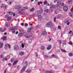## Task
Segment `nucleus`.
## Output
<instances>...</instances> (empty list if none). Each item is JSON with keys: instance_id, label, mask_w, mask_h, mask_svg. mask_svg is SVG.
Returning <instances> with one entry per match:
<instances>
[{"instance_id": "nucleus-1", "label": "nucleus", "mask_w": 73, "mask_h": 73, "mask_svg": "<svg viewBox=\"0 0 73 73\" xmlns=\"http://www.w3.org/2000/svg\"><path fill=\"white\" fill-rule=\"evenodd\" d=\"M46 27H50V28H53V26H52V23L50 22H48L46 24Z\"/></svg>"}, {"instance_id": "nucleus-2", "label": "nucleus", "mask_w": 73, "mask_h": 73, "mask_svg": "<svg viewBox=\"0 0 73 73\" xmlns=\"http://www.w3.org/2000/svg\"><path fill=\"white\" fill-rule=\"evenodd\" d=\"M14 49L15 50L17 51L19 50V46L17 45H16L14 47Z\"/></svg>"}, {"instance_id": "nucleus-3", "label": "nucleus", "mask_w": 73, "mask_h": 73, "mask_svg": "<svg viewBox=\"0 0 73 73\" xmlns=\"http://www.w3.org/2000/svg\"><path fill=\"white\" fill-rule=\"evenodd\" d=\"M10 29L11 30H12V31H13V33H15V31H14V30H16L17 29V28L16 27H11V28H10Z\"/></svg>"}, {"instance_id": "nucleus-4", "label": "nucleus", "mask_w": 73, "mask_h": 73, "mask_svg": "<svg viewBox=\"0 0 73 73\" xmlns=\"http://www.w3.org/2000/svg\"><path fill=\"white\" fill-rule=\"evenodd\" d=\"M24 67L23 68H22L21 71V72L20 73H23V72H24L26 68H27V66H24Z\"/></svg>"}, {"instance_id": "nucleus-5", "label": "nucleus", "mask_w": 73, "mask_h": 73, "mask_svg": "<svg viewBox=\"0 0 73 73\" xmlns=\"http://www.w3.org/2000/svg\"><path fill=\"white\" fill-rule=\"evenodd\" d=\"M63 9L65 12L67 11L68 9V8L67 7V6H64L63 7Z\"/></svg>"}, {"instance_id": "nucleus-6", "label": "nucleus", "mask_w": 73, "mask_h": 73, "mask_svg": "<svg viewBox=\"0 0 73 73\" xmlns=\"http://www.w3.org/2000/svg\"><path fill=\"white\" fill-rule=\"evenodd\" d=\"M37 13L40 14V13H42V10H38L37 11Z\"/></svg>"}, {"instance_id": "nucleus-7", "label": "nucleus", "mask_w": 73, "mask_h": 73, "mask_svg": "<svg viewBox=\"0 0 73 73\" xmlns=\"http://www.w3.org/2000/svg\"><path fill=\"white\" fill-rule=\"evenodd\" d=\"M52 48V46L51 45H50L48 46L47 48V50H50Z\"/></svg>"}, {"instance_id": "nucleus-8", "label": "nucleus", "mask_w": 73, "mask_h": 73, "mask_svg": "<svg viewBox=\"0 0 73 73\" xmlns=\"http://www.w3.org/2000/svg\"><path fill=\"white\" fill-rule=\"evenodd\" d=\"M18 61H19V60H16L14 61L13 63V65H16V64H17Z\"/></svg>"}, {"instance_id": "nucleus-9", "label": "nucleus", "mask_w": 73, "mask_h": 73, "mask_svg": "<svg viewBox=\"0 0 73 73\" xmlns=\"http://www.w3.org/2000/svg\"><path fill=\"white\" fill-rule=\"evenodd\" d=\"M15 8L16 9H20L21 8V6L19 5H17L15 6Z\"/></svg>"}, {"instance_id": "nucleus-10", "label": "nucleus", "mask_w": 73, "mask_h": 73, "mask_svg": "<svg viewBox=\"0 0 73 73\" xmlns=\"http://www.w3.org/2000/svg\"><path fill=\"white\" fill-rule=\"evenodd\" d=\"M41 19H42V16L40 15H39L38 16V21H40Z\"/></svg>"}, {"instance_id": "nucleus-11", "label": "nucleus", "mask_w": 73, "mask_h": 73, "mask_svg": "<svg viewBox=\"0 0 73 73\" xmlns=\"http://www.w3.org/2000/svg\"><path fill=\"white\" fill-rule=\"evenodd\" d=\"M46 34H47V33L45 31H43L42 33V35H46Z\"/></svg>"}, {"instance_id": "nucleus-12", "label": "nucleus", "mask_w": 73, "mask_h": 73, "mask_svg": "<svg viewBox=\"0 0 73 73\" xmlns=\"http://www.w3.org/2000/svg\"><path fill=\"white\" fill-rule=\"evenodd\" d=\"M24 52H21L19 53V54L20 56H23L24 54Z\"/></svg>"}, {"instance_id": "nucleus-13", "label": "nucleus", "mask_w": 73, "mask_h": 73, "mask_svg": "<svg viewBox=\"0 0 73 73\" xmlns=\"http://www.w3.org/2000/svg\"><path fill=\"white\" fill-rule=\"evenodd\" d=\"M25 9H26V7H22L20 11H23L25 10Z\"/></svg>"}, {"instance_id": "nucleus-14", "label": "nucleus", "mask_w": 73, "mask_h": 73, "mask_svg": "<svg viewBox=\"0 0 73 73\" xmlns=\"http://www.w3.org/2000/svg\"><path fill=\"white\" fill-rule=\"evenodd\" d=\"M2 5L3 7H4V8H7V6L5 4H2Z\"/></svg>"}, {"instance_id": "nucleus-15", "label": "nucleus", "mask_w": 73, "mask_h": 73, "mask_svg": "<svg viewBox=\"0 0 73 73\" xmlns=\"http://www.w3.org/2000/svg\"><path fill=\"white\" fill-rule=\"evenodd\" d=\"M5 46H8L9 48L11 49V45H10L9 44H7L5 45Z\"/></svg>"}, {"instance_id": "nucleus-16", "label": "nucleus", "mask_w": 73, "mask_h": 73, "mask_svg": "<svg viewBox=\"0 0 73 73\" xmlns=\"http://www.w3.org/2000/svg\"><path fill=\"white\" fill-rule=\"evenodd\" d=\"M58 5L59 6L61 5V0L58 1Z\"/></svg>"}, {"instance_id": "nucleus-17", "label": "nucleus", "mask_w": 73, "mask_h": 73, "mask_svg": "<svg viewBox=\"0 0 73 73\" xmlns=\"http://www.w3.org/2000/svg\"><path fill=\"white\" fill-rule=\"evenodd\" d=\"M66 41L65 40H63V43L62 44L63 47H64V45H66Z\"/></svg>"}, {"instance_id": "nucleus-18", "label": "nucleus", "mask_w": 73, "mask_h": 73, "mask_svg": "<svg viewBox=\"0 0 73 73\" xmlns=\"http://www.w3.org/2000/svg\"><path fill=\"white\" fill-rule=\"evenodd\" d=\"M25 66H26L27 67V66H28V62L27 61H26L25 63Z\"/></svg>"}, {"instance_id": "nucleus-19", "label": "nucleus", "mask_w": 73, "mask_h": 73, "mask_svg": "<svg viewBox=\"0 0 73 73\" xmlns=\"http://www.w3.org/2000/svg\"><path fill=\"white\" fill-rule=\"evenodd\" d=\"M23 36V33H19L18 35V36L21 37Z\"/></svg>"}, {"instance_id": "nucleus-20", "label": "nucleus", "mask_w": 73, "mask_h": 73, "mask_svg": "<svg viewBox=\"0 0 73 73\" xmlns=\"http://www.w3.org/2000/svg\"><path fill=\"white\" fill-rule=\"evenodd\" d=\"M2 38L3 41H4V40H6V39L7 38V36H3Z\"/></svg>"}, {"instance_id": "nucleus-21", "label": "nucleus", "mask_w": 73, "mask_h": 73, "mask_svg": "<svg viewBox=\"0 0 73 73\" xmlns=\"http://www.w3.org/2000/svg\"><path fill=\"white\" fill-rule=\"evenodd\" d=\"M31 31H32V30L31 29V28H29L27 29V31L28 32H31Z\"/></svg>"}, {"instance_id": "nucleus-22", "label": "nucleus", "mask_w": 73, "mask_h": 73, "mask_svg": "<svg viewBox=\"0 0 73 73\" xmlns=\"http://www.w3.org/2000/svg\"><path fill=\"white\" fill-rule=\"evenodd\" d=\"M3 43L0 42V48H1L3 47Z\"/></svg>"}, {"instance_id": "nucleus-23", "label": "nucleus", "mask_w": 73, "mask_h": 73, "mask_svg": "<svg viewBox=\"0 0 73 73\" xmlns=\"http://www.w3.org/2000/svg\"><path fill=\"white\" fill-rule=\"evenodd\" d=\"M58 42L60 45H61V40H58Z\"/></svg>"}, {"instance_id": "nucleus-24", "label": "nucleus", "mask_w": 73, "mask_h": 73, "mask_svg": "<svg viewBox=\"0 0 73 73\" xmlns=\"http://www.w3.org/2000/svg\"><path fill=\"white\" fill-rule=\"evenodd\" d=\"M51 56L53 57H57V58H58V57L57 56L55 55L54 54H53Z\"/></svg>"}, {"instance_id": "nucleus-25", "label": "nucleus", "mask_w": 73, "mask_h": 73, "mask_svg": "<svg viewBox=\"0 0 73 73\" xmlns=\"http://www.w3.org/2000/svg\"><path fill=\"white\" fill-rule=\"evenodd\" d=\"M40 4H42V2L40 1V2H38V5H40Z\"/></svg>"}, {"instance_id": "nucleus-26", "label": "nucleus", "mask_w": 73, "mask_h": 73, "mask_svg": "<svg viewBox=\"0 0 73 73\" xmlns=\"http://www.w3.org/2000/svg\"><path fill=\"white\" fill-rule=\"evenodd\" d=\"M9 13V15H13V12L12 11H10V12H8Z\"/></svg>"}, {"instance_id": "nucleus-27", "label": "nucleus", "mask_w": 73, "mask_h": 73, "mask_svg": "<svg viewBox=\"0 0 73 73\" xmlns=\"http://www.w3.org/2000/svg\"><path fill=\"white\" fill-rule=\"evenodd\" d=\"M69 55L70 57H72V56H73V53H70L69 54Z\"/></svg>"}, {"instance_id": "nucleus-28", "label": "nucleus", "mask_w": 73, "mask_h": 73, "mask_svg": "<svg viewBox=\"0 0 73 73\" xmlns=\"http://www.w3.org/2000/svg\"><path fill=\"white\" fill-rule=\"evenodd\" d=\"M26 72L27 73H30V72H32V70H27L26 71Z\"/></svg>"}, {"instance_id": "nucleus-29", "label": "nucleus", "mask_w": 73, "mask_h": 73, "mask_svg": "<svg viewBox=\"0 0 73 73\" xmlns=\"http://www.w3.org/2000/svg\"><path fill=\"white\" fill-rule=\"evenodd\" d=\"M8 58H3V61H7Z\"/></svg>"}, {"instance_id": "nucleus-30", "label": "nucleus", "mask_w": 73, "mask_h": 73, "mask_svg": "<svg viewBox=\"0 0 73 73\" xmlns=\"http://www.w3.org/2000/svg\"><path fill=\"white\" fill-rule=\"evenodd\" d=\"M34 10H35V8H33L32 9L30 10V11L31 12H33V11H34Z\"/></svg>"}, {"instance_id": "nucleus-31", "label": "nucleus", "mask_w": 73, "mask_h": 73, "mask_svg": "<svg viewBox=\"0 0 73 73\" xmlns=\"http://www.w3.org/2000/svg\"><path fill=\"white\" fill-rule=\"evenodd\" d=\"M11 20V17L7 18V21H9L10 20Z\"/></svg>"}, {"instance_id": "nucleus-32", "label": "nucleus", "mask_w": 73, "mask_h": 73, "mask_svg": "<svg viewBox=\"0 0 73 73\" xmlns=\"http://www.w3.org/2000/svg\"><path fill=\"white\" fill-rule=\"evenodd\" d=\"M29 17H30V18H33V15H29Z\"/></svg>"}, {"instance_id": "nucleus-33", "label": "nucleus", "mask_w": 73, "mask_h": 73, "mask_svg": "<svg viewBox=\"0 0 73 73\" xmlns=\"http://www.w3.org/2000/svg\"><path fill=\"white\" fill-rule=\"evenodd\" d=\"M20 32L21 33H24V30L23 29H21L20 30Z\"/></svg>"}, {"instance_id": "nucleus-34", "label": "nucleus", "mask_w": 73, "mask_h": 73, "mask_svg": "<svg viewBox=\"0 0 73 73\" xmlns=\"http://www.w3.org/2000/svg\"><path fill=\"white\" fill-rule=\"evenodd\" d=\"M9 25H10L9 23H6V27H9Z\"/></svg>"}, {"instance_id": "nucleus-35", "label": "nucleus", "mask_w": 73, "mask_h": 73, "mask_svg": "<svg viewBox=\"0 0 73 73\" xmlns=\"http://www.w3.org/2000/svg\"><path fill=\"white\" fill-rule=\"evenodd\" d=\"M70 11L72 13H73V7L71 8Z\"/></svg>"}, {"instance_id": "nucleus-36", "label": "nucleus", "mask_w": 73, "mask_h": 73, "mask_svg": "<svg viewBox=\"0 0 73 73\" xmlns=\"http://www.w3.org/2000/svg\"><path fill=\"white\" fill-rule=\"evenodd\" d=\"M47 73H53L52 71H49L47 72Z\"/></svg>"}, {"instance_id": "nucleus-37", "label": "nucleus", "mask_w": 73, "mask_h": 73, "mask_svg": "<svg viewBox=\"0 0 73 73\" xmlns=\"http://www.w3.org/2000/svg\"><path fill=\"white\" fill-rule=\"evenodd\" d=\"M61 51L63 52H66V50L63 49H61Z\"/></svg>"}, {"instance_id": "nucleus-38", "label": "nucleus", "mask_w": 73, "mask_h": 73, "mask_svg": "<svg viewBox=\"0 0 73 73\" xmlns=\"http://www.w3.org/2000/svg\"><path fill=\"white\" fill-rule=\"evenodd\" d=\"M5 16L7 18H8L9 17V16L8 15H6Z\"/></svg>"}, {"instance_id": "nucleus-39", "label": "nucleus", "mask_w": 73, "mask_h": 73, "mask_svg": "<svg viewBox=\"0 0 73 73\" xmlns=\"http://www.w3.org/2000/svg\"><path fill=\"white\" fill-rule=\"evenodd\" d=\"M69 15H70V17H72V18H73V15H72V13H70Z\"/></svg>"}, {"instance_id": "nucleus-40", "label": "nucleus", "mask_w": 73, "mask_h": 73, "mask_svg": "<svg viewBox=\"0 0 73 73\" xmlns=\"http://www.w3.org/2000/svg\"><path fill=\"white\" fill-rule=\"evenodd\" d=\"M44 12H46V13H47V12H48V9H45L44 10Z\"/></svg>"}, {"instance_id": "nucleus-41", "label": "nucleus", "mask_w": 73, "mask_h": 73, "mask_svg": "<svg viewBox=\"0 0 73 73\" xmlns=\"http://www.w3.org/2000/svg\"><path fill=\"white\" fill-rule=\"evenodd\" d=\"M65 23H68V22H69V20H66L64 21Z\"/></svg>"}, {"instance_id": "nucleus-42", "label": "nucleus", "mask_w": 73, "mask_h": 73, "mask_svg": "<svg viewBox=\"0 0 73 73\" xmlns=\"http://www.w3.org/2000/svg\"><path fill=\"white\" fill-rule=\"evenodd\" d=\"M44 57H45L46 58H48V57H49V56H48V55H44Z\"/></svg>"}, {"instance_id": "nucleus-43", "label": "nucleus", "mask_w": 73, "mask_h": 73, "mask_svg": "<svg viewBox=\"0 0 73 73\" xmlns=\"http://www.w3.org/2000/svg\"><path fill=\"white\" fill-rule=\"evenodd\" d=\"M56 6H54V5H51V8H55V7Z\"/></svg>"}, {"instance_id": "nucleus-44", "label": "nucleus", "mask_w": 73, "mask_h": 73, "mask_svg": "<svg viewBox=\"0 0 73 73\" xmlns=\"http://www.w3.org/2000/svg\"><path fill=\"white\" fill-rule=\"evenodd\" d=\"M36 28H40V25H37L36 26Z\"/></svg>"}, {"instance_id": "nucleus-45", "label": "nucleus", "mask_w": 73, "mask_h": 73, "mask_svg": "<svg viewBox=\"0 0 73 73\" xmlns=\"http://www.w3.org/2000/svg\"><path fill=\"white\" fill-rule=\"evenodd\" d=\"M14 60V58H12V59H11V62H13V60Z\"/></svg>"}, {"instance_id": "nucleus-46", "label": "nucleus", "mask_w": 73, "mask_h": 73, "mask_svg": "<svg viewBox=\"0 0 73 73\" xmlns=\"http://www.w3.org/2000/svg\"><path fill=\"white\" fill-rule=\"evenodd\" d=\"M21 46L23 48H24V44H22Z\"/></svg>"}, {"instance_id": "nucleus-47", "label": "nucleus", "mask_w": 73, "mask_h": 73, "mask_svg": "<svg viewBox=\"0 0 73 73\" xmlns=\"http://www.w3.org/2000/svg\"><path fill=\"white\" fill-rule=\"evenodd\" d=\"M45 48V46H42V50H44Z\"/></svg>"}, {"instance_id": "nucleus-48", "label": "nucleus", "mask_w": 73, "mask_h": 73, "mask_svg": "<svg viewBox=\"0 0 73 73\" xmlns=\"http://www.w3.org/2000/svg\"><path fill=\"white\" fill-rule=\"evenodd\" d=\"M48 3L47 2V1H45L44 2V5H46V3Z\"/></svg>"}, {"instance_id": "nucleus-49", "label": "nucleus", "mask_w": 73, "mask_h": 73, "mask_svg": "<svg viewBox=\"0 0 73 73\" xmlns=\"http://www.w3.org/2000/svg\"><path fill=\"white\" fill-rule=\"evenodd\" d=\"M37 0H35V2H34V3L35 4H37Z\"/></svg>"}, {"instance_id": "nucleus-50", "label": "nucleus", "mask_w": 73, "mask_h": 73, "mask_svg": "<svg viewBox=\"0 0 73 73\" xmlns=\"http://www.w3.org/2000/svg\"><path fill=\"white\" fill-rule=\"evenodd\" d=\"M25 27H28V24L27 23H26L25 24Z\"/></svg>"}, {"instance_id": "nucleus-51", "label": "nucleus", "mask_w": 73, "mask_h": 73, "mask_svg": "<svg viewBox=\"0 0 73 73\" xmlns=\"http://www.w3.org/2000/svg\"><path fill=\"white\" fill-rule=\"evenodd\" d=\"M69 44H70V45H72L73 44L72 42H69Z\"/></svg>"}, {"instance_id": "nucleus-52", "label": "nucleus", "mask_w": 73, "mask_h": 73, "mask_svg": "<svg viewBox=\"0 0 73 73\" xmlns=\"http://www.w3.org/2000/svg\"><path fill=\"white\" fill-rule=\"evenodd\" d=\"M19 13H21V15H22V14H23V13L21 12V11H19Z\"/></svg>"}, {"instance_id": "nucleus-53", "label": "nucleus", "mask_w": 73, "mask_h": 73, "mask_svg": "<svg viewBox=\"0 0 73 73\" xmlns=\"http://www.w3.org/2000/svg\"><path fill=\"white\" fill-rule=\"evenodd\" d=\"M56 17H55L54 19V22L55 21H56Z\"/></svg>"}, {"instance_id": "nucleus-54", "label": "nucleus", "mask_w": 73, "mask_h": 73, "mask_svg": "<svg viewBox=\"0 0 73 73\" xmlns=\"http://www.w3.org/2000/svg\"><path fill=\"white\" fill-rule=\"evenodd\" d=\"M30 29L32 30V29H33V27H31V28H30Z\"/></svg>"}, {"instance_id": "nucleus-55", "label": "nucleus", "mask_w": 73, "mask_h": 73, "mask_svg": "<svg viewBox=\"0 0 73 73\" xmlns=\"http://www.w3.org/2000/svg\"><path fill=\"white\" fill-rule=\"evenodd\" d=\"M25 37L26 38H29V36H25Z\"/></svg>"}, {"instance_id": "nucleus-56", "label": "nucleus", "mask_w": 73, "mask_h": 73, "mask_svg": "<svg viewBox=\"0 0 73 73\" xmlns=\"http://www.w3.org/2000/svg\"><path fill=\"white\" fill-rule=\"evenodd\" d=\"M69 24H70V22H68L67 23V25H69Z\"/></svg>"}, {"instance_id": "nucleus-57", "label": "nucleus", "mask_w": 73, "mask_h": 73, "mask_svg": "<svg viewBox=\"0 0 73 73\" xmlns=\"http://www.w3.org/2000/svg\"><path fill=\"white\" fill-rule=\"evenodd\" d=\"M6 29H4V30L2 31L1 32H4V31H5Z\"/></svg>"}, {"instance_id": "nucleus-58", "label": "nucleus", "mask_w": 73, "mask_h": 73, "mask_svg": "<svg viewBox=\"0 0 73 73\" xmlns=\"http://www.w3.org/2000/svg\"><path fill=\"white\" fill-rule=\"evenodd\" d=\"M46 5H48V6H50V5H49V4L47 3L46 4Z\"/></svg>"}, {"instance_id": "nucleus-59", "label": "nucleus", "mask_w": 73, "mask_h": 73, "mask_svg": "<svg viewBox=\"0 0 73 73\" xmlns=\"http://www.w3.org/2000/svg\"><path fill=\"white\" fill-rule=\"evenodd\" d=\"M58 29H60V28H61V26H59L58 27Z\"/></svg>"}, {"instance_id": "nucleus-60", "label": "nucleus", "mask_w": 73, "mask_h": 73, "mask_svg": "<svg viewBox=\"0 0 73 73\" xmlns=\"http://www.w3.org/2000/svg\"><path fill=\"white\" fill-rule=\"evenodd\" d=\"M62 6H64V3H62L61 4Z\"/></svg>"}, {"instance_id": "nucleus-61", "label": "nucleus", "mask_w": 73, "mask_h": 73, "mask_svg": "<svg viewBox=\"0 0 73 73\" xmlns=\"http://www.w3.org/2000/svg\"><path fill=\"white\" fill-rule=\"evenodd\" d=\"M72 31H70L69 33V34H70V33H72Z\"/></svg>"}, {"instance_id": "nucleus-62", "label": "nucleus", "mask_w": 73, "mask_h": 73, "mask_svg": "<svg viewBox=\"0 0 73 73\" xmlns=\"http://www.w3.org/2000/svg\"><path fill=\"white\" fill-rule=\"evenodd\" d=\"M72 1V0H68V2L70 3V2H71Z\"/></svg>"}, {"instance_id": "nucleus-63", "label": "nucleus", "mask_w": 73, "mask_h": 73, "mask_svg": "<svg viewBox=\"0 0 73 73\" xmlns=\"http://www.w3.org/2000/svg\"><path fill=\"white\" fill-rule=\"evenodd\" d=\"M24 23H21V25H22V26H23V25H24Z\"/></svg>"}, {"instance_id": "nucleus-64", "label": "nucleus", "mask_w": 73, "mask_h": 73, "mask_svg": "<svg viewBox=\"0 0 73 73\" xmlns=\"http://www.w3.org/2000/svg\"><path fill=\"white\" fill-rule=\"evenodd\" d=\"M15 15H15V13H13V16L14 17V16H15Z\"/></svg>"}]
</instances>
